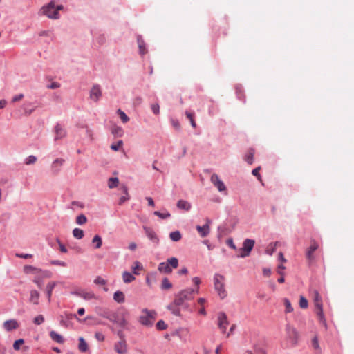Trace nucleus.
Wrapping results in <instances>:
<instances>
[{
    "instance_id": "f257e3e1",
    "label": "nucleus",
    "mask_w": 354,
    "mask_h": 354,
    "mask_svg": "<svg viewBox=\"0 0 354 354\" xmlns=\"http://www.w3.org/2000/svg\"><path fill=\"white\" fill-rule=\"evenodd\" d=\"M129 315V313L125 308L120 307L116 311L111 312L110 322L117 324L120 327L125 328L127 325V317Z\"/></svg>"
},
{
    "instance_id": "f03ea898",
    "label": "nucleus",
    "mask_w": 354,
    "mask_h": 354,
    "mask_svg": "<svg viewBox=\"0 0 354 354\" xmlns=\"http://www.w3.org/2000/svg\"><path fill=\"white\" fill-rule=\"evenodd\" d=\"M64 9L62 5L55 6L54 1H50L41 8V12L50 19H57L59 18V11Z\"/></svg>"
},
{
    "instance_id": "7ed1b4c3",
    "label": "nucleus",
    "mask_w": 354,
    "mask_h": 354,
    "mask_svg": "<svg viewBox=\"0 0 354 354\" xmlns=\"http://www.w3.org/2000/svg\"><path fill=\"white\" fill-rule=\"evenodd\" d=\"M198 293V288L195 289H185L180 291L176 295L174 304L176 306H181L185 301L191 300L194 298V294Z\"/></svg>"
},
{
    "instance_id": "20e7f679",
    "label": "nucleus",
    "mask_w": 354,
    "mask_h": 354,
    "mask_svg": "<svg viewBox=\"0 0 354 354\" xmlns=\"http://www.w3.org/2000/svg\"><path fill=\"white\" fill-rule=\"evenodd\" d=\"M225 277L222 274H215L214 276V286L216 291L221 299H224L227 296L225 289Z\"/></svg>"
},
{
    "instance_id": "39448f33",
    "label": "nucleus",
    "mask_w": 354,
    "mask_h": 354,
    "mask_svg": "<svg viewBox=\"0 0 354 354\" xmlns=\"http://www.w3.org/2000/svg\"><path fill=\"white\" fill-rule=\"evenodd\" d=\"M141 316L139 317L140 323L145 326H151L156 317V313L153 310L143 309Z\"/></svg>"
},
{
    "instance_id": "423d86ee",
    "label": "nucleus",
    "mask_w": 354,
    "mask_h": 354,
    "mask_svg": "<svg viewBox=\"0 0 354 354\" xmlns=\"http://www.w3.org/2000/svg\"><path fill=\"white\" fill-rule=\"evenodd\" d=\"M286 339L292 346H296L298 342L299 335L297 330L289 324L286 327Z\"/></svg>"
},
{
    "instance_id": "0eeeda50",
    "label": "nucleus",
    "mask_w": 354,
    "mask_h": 354,
    "mask_svg": "<svg viewBox=\"0 0 354 354\" xmlns=\"http://www.w3.org/2000/svg\"><path fill=\"white\" fill-rule=\"evenodd\" d=\"M254 241L252 239H247L243 241V247L240 249V254L238 257L244 258L248 257L254 248Z\"/></svg>"
},
{
    "instance_id": "6e6552de",
    "label": "nucleus",
    "mask_w": 354,
    "mask_h": 354,
    "mask_svg": "<svg viewBox=\"0 0 354 354\" xmlns=\"http://www.w3.org/2000/svg\"><path fill=\"white\" fill-rule=\"evenodd\" d=\"M313 301L315 306V312L321 320L324 319L322 300L317 290L314 291Z\"/></svg>"
},
{
    "instance_id": "1a4fd4ad",
    "label": "nucleus",
    "mask_w": 354,
    "mask_h": 354,
    "mask_svg": "<svg viewBox=\"0 0 354 354\" xmlns=\"http://www.w3.org/2000/svg\"><path fill=\"white\" fill-rule=\"evenodd\" d=\"M218 319V326L221 330V333L225 334L226 333L227 327L229 325V321L227 319V315L223 312H220L217 315Z\"/></svg>"
},
{
    "instance_id": "9d476101",
    "label": "nucleus",
    "mask_w": 354,
    "mask_h": 354,
    "mask_svg": "<svg viewBox=\"0 0 354 354\" xmlns=\"http://www.w3.org/2000/svg\"><path fill=\"white\" fill-rule=\"evenodd\" d=\"M211 183L217 188L218 191L224 194H227V188L224 183L220 179L219 176L216 174H213L210 178Z\"/></svg>"
},
{
    "instance_id": "9b49d317",
    "label": "nucleus",
    "mask_w": 354,
    "mask_h": 354,
    "mask_svg": "<svg viewBox=\"0 0 354 354\" xmlns=\"http://www.w3.org/2000/svg\"><path fill=\"white\" fill-rule=\"evenodd\" d=\"M114 351L118 354H127L128 352V346L126 340H119L114 344Z\"/></svg>"
},
{
    "instance_id": "f8f14e48",
    "label": "nucleus",
    "mask_w": 354,
    "mask_h": 354,
    "mask_svg": "<svg viewBox=\"0 0 354 354\" xmlns=\"http://www.w3.org/2000/svg\"><path fill=\"white\" fill-rule=\"evenodd\" d=\"M102 97V90L99 84H94L90 91V98L93 102H97Z\"/></svg>"
},
{
    "instance_id": "ddd939ff",
    "label": "nucleus",
    "mask_w": 354,
    "mask_h": 354,
    "mask_svg": "<svg viewBox=\"0 0 354 354\" xmlns=\"http://www.w3.org/2000/svg\"><path fill=\"white\" fill-rule=\"evenodd\" d=\"M211 223H212V221L209 218H207L205 225H204L203 226L197 225L196 227L197 232L199 233V234L201 237H203V238L205 237L209 234V232H210L209 225Z\"/></svg>"
},
{
    "instance_id": "4468645a",
    "label": "nucleus",
    "mask_w": 354,
    "mask_h": 354,
    "mask_svg": "<svg viewBox=\"0 0 354 354\" xmlns=\"http://www.w3.org/2000/svg\"><path fill=\"white\" fill-rule=\"evenodd\" d=\"M318 247H319V245L315 241L313 240L310 241V245L307 249V251L306 253V259L310 262H311L314 260L315 257H314L313 254H314L315 251H316L317 250Z\"/></svg>"
},
{
    "instance_id": "2eb2a0df",
    "label": "nucleus",
    "mask_w": 354,
    "mask_h": 354,
    "mask_svg": "<svg viewBox=\"0 0 354 354\" xmlns=\"http://www.w3.org/2000/svg\"><path fill=\"white\" fill-rule=\"evenodd\" d=\"M65 160L63 158H56L51 164L50 169L53 174H57Z\"/></svg>"
},
{
    "instance_id": "dca6fc26",
    "label": "nucleus",
    "mask_w": 354,
    "mask_h": 354,
    "mask_svg": "<svg viewBox=\"0 0 354 354\" xmlns=\"http://www.w3.org/2000/svg\"><path fill=\"white\" fill-rule=\"evenodd\" d=\"M19 327L18 322L15 319L6 320L3 323V328L6 331H11Z\"/></svg>"
},
{
    "instance_id": "f3484780",
    "label": "nucleus",
    "mask_w": 354,
    "mask_h": 354,
    "mask_svg": "<svg viewBox=\"0 0 354 354\" xmlns=\"http://www.w3.org/2000/svg\"><path fill=\"white\" fill-rule=\"evenodd\" d=\"M137 42L139 48V53L143 56L147 53V48L146 47L145 42L141 35H138Z\"/></svg>"
},
{
    "instance_id": "a211bd4d",
    "label": "nucleus",
    "mask_w": 354,
    "mask_h": 354,
    "mask_svg": "<svg viewBox=\"0 0 354 354\" xmlns=\"http://www.w3.org/2000/svg\"><path fill=\"white\" fill-rule=\"evenodd\" d=\"M55 140L62 139L66 136V130L59 124H57L55 127Z\"/></svg>"
},
{
    "instance_id": "6ab92c4d",
    "label": "nucleus",
    "mask_w": 354,
    "mask_h": 354,
    "mask_svg": "<svg viewBox=\"0 0 354 354\" xmlns=\"http://www.w3.org/2000/svg\"><path fill=\"white\" fill-rule=\"evenodd\" d=\"M74 294L76 295L86 299V300H90L92 299L95 298V295L93 292H87L84 290H81L78 292H75Z\"/></svg>"
},
{
    "instance_id": "aec40b11",
    "label": "nucleus",
    "mask_w": 354,
    "mask_h": 354,
    "mask_svg": "<svg viewBox=\"0 0 354 354\" xmlns=\"http://www.w3.org/2000/svg\"><path fill=\"white\" fill-rule=\"evenodd\" d=\"M144 230L145 231L146 235L151 241L155 243L158 242V238L153 230L147 227H144Z\"/></svg>"
},
{
    "instance_id": "412c9836",
    "label": "nucleus",
    "mask_w": 354,
    "mask_h": 354,
    "mask_svg": "<svg viewBox=\"0 0 354 354\" xmlns=\"http://www.w3.org/2000/svg\"><path fill=\"white\" fill-rule=\"evenodd\" d=\"M176 206L178 208L185 211H189L192 207L191 203L185 200H179L177 202Z\"/></svg>"
},
{
    "instance_id": "4be33fe9",
    "label": "nucleus",
    "mask_w": 354,
    "mask_h": 354,
    "mask_svg": "<svg viewBox=\"0 0 354 354\" xmlns=\"http://www.w3.org/2000/svg\"><path fill=\"white\" fill-rule=\"evenodd\" d=\"M158 269L160 272L165 274H169L172 272V269L169 267V264L167 262H162L159 263Z\"/></svg>"
},
{
    "instance_id": "5701e85b",
    "label": "nucleus",
    "mask_w": 354,
    "mask_h": 354,
    "mask_svg": "<svg viewBox=\"0 0 354 354\" xmlns=\"http://www.w3.org/2000/svg\"><path fill=\"white\" fill-rule=\"evenodd\" d=\"M49 335L51 339L57 343L63 344L64 342V337L54 330L50 331Z\"/></svg>"
},
{
    "instance_id": "b1692460",
    "label": "nucleus",
    "mask_w": 354,
    "mask_h": 354,
    "mask_svg": "<svg viewBox=\"0 0 354 354\" xmlns=\"http://www.w3.org/2000/svg\"><path fill=\"white\" fill-rule=\"evenodd\" d=\"M254 153V149L250 148L248 150L244 156L245 161L249 165H252L253 163Z\"/></svg>"
},
{
    "instance_id": "393cba45",
    "label": "nucleus",
    "mask_w": 354,
    "mask_h": 354,
    "mask_svg": "<svg viewBox=\"0 0 354 354\" xmlns=\"http://www.w3.org/2000/svg\"><path fill=\"white\" fill-rule=\"evenodd\" d=\"M113 299L116 302H118L119 304H122V303L124 302V300H125L124 294L120 290H117L113 294Z\"/></svg>"
},
{
    "instance_id": "a878e982",
    "label": "nucleus",
    "mask_w": 354,
    "mask_h": 354,
    "mask_svg": "<svg viewBox=\"0 0 354 354\" xmlns=\"http://www.w3.org/2000/svg\"><path fill=\"white\" fill-rule=\"evenodd\" d=\"M39 293L38 291L35 290H32L30 291V296L29 301L30 302L34 304H39Z\"/></svg>"
},
{
    "instance_id": "bb28decb",
    "label": "nucleus",
    "mask_w": 354,
    "mask_h": 354,
    "mask_svg": "<svg viewBox=\"0 0 354 354\" xmlns=\"http://www.w3.org/2000/svg\"><path fill=\"white\" fill-rule=\"evenodd\" d=\"M79 340V344H78V349L81 351V352H86L88 350V346L87 344V343L86 342L85 339L80 337H79L78 339Z\"/></svg>"
},
{
    "instance_id": "cd10ccee",
    "label": "nucleus",
    "mask_w": 354,
    "mask_h": 354,
    "mask_svg": "<svg viewBox=\"0 0 354 354\" xmlns=\"http://www.w3.org/2000/svg\"><path fill=\"white\" fill-rule=\"evenodd\" d=\"M55 286H56V283L55 281L49 282L46 286V295H47V297H48V299L49 301H50L52 292H53V290L55 288Z\"/></svg>"
},
{
    "instance_id": "c85d7f7f",
    "label": "nucleus",
    "mask_w": 354,
    "mask_h": 354,
    "mask_svg": "<svg viewBox=\"0 0 354 354\" xmlns=\"http://www.w3.org/2000/svg\"><path fill=\"white\" fill-rule=\"evenodd\" d=\"M135 277L130 272L124 271L122 273V280L125 283H129L135 280Z\"/></svg>"
},
{
    "instance_id": "c756f323",
    "label": "nucleus",
    "mask_w": 354,
    "mask_h": 354,
    "mask_svg": "<svg viewBox=\"0 0 354 354\" xmlns=\"http://www.w3.org/2000/svg\"><path fill=\"white\" fill-rule=\"evenodd\" d=\"M36 109V106H33L32 102H26L24 104V110L25 114L30 115Z\"/></svg>"
},
{
    "instance_id": "7c9ffc66",
    "label": "nucleus",
    "mask_w": 354,
    "mask_h": 354,
    "mask_svg": "<svg viewBox=\"0 0 354 354\" xmlns=\"http://www.w3.org/2000/svg\"><path fill=\"white\" fill-rule=\"evenodd\" d=\"M73 236L77 239H82L84 236V231L80 228H74L72 232Z\"/></svg>"
},
{
    "instance_id": "2f4dec72",
    "label": "nucleus",
    "mask_w": 354,
    "mask_h": 354,
    "mask_svg": "<svg viewBox=\"0 0 354 354\" xmlns=\"http://www.w3.org/2000/svg\"><path fill=\"white\" fill-rule=\"evenodd\" d=\"M143 266L139 261H136L133 263V265L131 267L132 272L134 274L138 275L140 273L138 270H142Z\"/></svg>"
},
{
    "instance_id": "473e14b6",
    "label": "nucleus",
    "mask_w": 354,
    "mask_h": 354,
    "mask_svg": "<svg viewBox=\"0 0 354 354\" xmlns=\"http://www.w3.org/2000/svg\"><path fill=\"white\" fill-rule=\"evenodd\" d=\"M123 192L124 196L120 197L119 200V205L123 204L124 202L127 201L129 199V194H128V188L126 186H123L122 187Z\"/></svg>"
},
{
    "instance_id": "72a5a7b5",
    "label": "nucleus",
    "mask_w": 354,
    "mask_h": 354,
    "mask_svg": "<svg viewBox=\"0 0 354 354\" xmlns=\"http://www.w3.org/2000/svg\"><path fill=\"white\" fill-rule=\"evenodd\" d=\"M169 238L175 242L180 241L182 238L181 234L179 231L176 230L169 234Z\"/></svg>"
},
{
    "instance_id": "f704fd0d",
    "label": "nucleus",
    "mask_w": 354,
    "mask_h": 354,
    "mask_svg": "<svg viewBox=\"0 0 354 354\" xmlns=\"http://www.w3.org/2000/svg\"><path fill=\"white\" fill-rule=\"evenodd\" d=\"M118 183H119L118 178L116 177H115V178L112 177V178H110L108 180V187L110 189H113V188L116 187L118 185Z\"/></svg>"
},
{
    "instance_id": "c9c22d12",
    "label": "nucleus",
    "mask_w": 354,
    "mask_h": 354,
    "mask_svg": "<svg viewBox=\"0 0 354 354\" xmlns=\"http://www.w3.org/2000/svg\"><path fill=\"white\" fill-rule=\"evenodd\" d=\"M75 222L77 225H82L87 222V218L84 214H81L76 217Z\"/></svg>"
},
{
    "instance_id": "e433bc0d",
    "label": "nucleus",
    "mask_w": 354,
    "mask_h": 354,
    "mask_svg": "<svg viewBox=\"0 0 354 354\" xmlns=\"http://www.w3.org/2000/svg\"><path fill=\"white\" fill-rule=\"evenodd\" d=\"M166 262L169 264V267L171 269L176 268L178 266V260L176 257L169 258Z\"/></svg>"
},
{
    "instance_id": "4c0bfd02",
    "label": "nucleus",
    "mask_w": 354,
    "mask_h": 354,
    "mask_svg": "<svg viewBox=\"0 0 354 354\" xmlns=\"http://www.w3.org/2000/svg\"><path fill=\"white\" fill-rule=\"evenodd\" d=\"M154 215L158 216L161 219H167L170 218L171 214L169 212L165 211V212H160L158 211H155L153 212Z\"/></svg>"
},
{
    "instance_id": "58836bf2",
    "label": "nucleus",
    "mask_w": 354,
    "mask_h": 354,
    "mask_svg": "<svg viewBox=\"0 0 354 354\" xmlns=\"http://www.w3.org/2000/svg\"><path fill=\"white\" fill-rule=\"evenodd\" d=\"M92 242L95 243V248L98 249L101 248L102 245V238L99 235H95L93 238Z\"/></svg>"
},
{
    "instance_id": "ea45409f",
    "label": "nucleus",
    "mask_w": 354,
    "mask_h": 354,
    "mask_svg": "<svg viewBox=\"0 0 354 354\" xmlns=\"http://www.w3.org/2000/svg\"><path fill=\"white\" fill-rule=\"evenodd\" d=\"M172 287L171 283L169 281V279L167 277H165L162 279V284H161V288L162 290H168Z\"/></svg>"
},
{
    "instance_id": "a19ab883",
    "label": "nucleus",
    "mask_w": 354,
    "mask_h": 354,
    "mask_svg": "<svg viewBox=\"0 0 354 354\" xmlns=\"http://www.w3.org/2000/svg\"><path fill=\"white\" fill-rule=\"evenodd\" d=\"M283 303H284V305H285V307H286V310H285V312L286 313H291L293 311V308L291 305V303L290 301V300L287 298H285L283 299Z\"/></svg>"
},
{
    "instance_id": "79ce46f5",
    "label": "nucleus",
    "mask_w": 354,
    "mask_h": 354,
    "mask_svg": "<svg viewBox=\"0 0 354 354\" xmlns=\"http://www.w3.org/2000/svg\"><path fill=\"white\" fill-rule=\"evenodd\" d=\"M117 113L120 115V118L123 123H127L128 121H129V118L127 115V114L122 111L121 109H118L117 111Z\"/></svg>"
},
{
    "instance_id": "37998d69",
    "label": "nucleus",
    "mask_w": 354,
    "mask_h": 354,
    "mask_svg": "<svg viewBox=\"0 0 354 354\" xmlns=\"http://www.w3.org/2000/svg\"><path fill=\"white\" fill-rule=\"evenodd\" d=\"M36 161H37V157L35 156L30 155L25 159L24 163L26 165H28L34 164Z\"/></svg>"
},
{
    "instance_id": "c03bdc74",
    "label": "nucleus",
    "mask_w": 354,
    "mask_h": 354,
    "mask_svg": "<svg viewBox=\"0 0 354 354\" xmlns=\"http://www.w3.org/2000/svg\"><path fill=\"white\" fill-rule=\"evenodd\" d=\"M156 328L158 330H165L167 328V325L163 320H159L156 324Z\"/></svg>"
},
{
    "instance_id": "a18cd8bd",
    "label": "nucleus",
    "mask_w": 354,
    "mask_h": 354,
    "mask_svg": "<svg viewBox=\"0 0 354 354\" xmlns=\"http://www.w3.org/2000/svg\"><path fill=\"white\" fill-rule=\"evenodd\" d=\"M308 300L303 296L300 297L299 306L301 308H306L308 307Z\"/></svg>"
},
{
    "instance_id": "49530a36",
    "label": "nucleus",
    "mask_w": 354,
    "mask_h": 354,
    "mask_svg": "<svg viewBox=\"0 0 354 354\" xmlns=\"http://www.w3.org/2000/svg\"><path fill=\"white\" fill-rule=\"evenodd\" d=\"M123 142L122 140H119L118 142L115 144H112L111 145V149L113 151H118L119 149L122 146Z\"/></svg>"
},
{
    "instance_id": "de8ad7c7",
    "label": "nucleus",
    "mask_w": 354,
    "mask_h": 354,
    "mask_svg": "<svg viewBox=\"0 0 354 354\" xmlns=\"http://www.w3.org/2000/svg\"><path fill=\"white\" fill-rule=\"evenodd\" d=\"M24 342V341L23 339L16 340L13 344V348L16 351L19 350L21 345L23 344Z\"/></svg>"
},
{
    "instance_id": "09e8293b",
    "label": "nucleus",
    "mask_w": 354,
    "mask_h": 354,
    "mask_svg": "<svg viewBox=\"0 0 354 354\" xmlns=\"http://www.w3.org/2000/svg\"><path fill=\"white\" fill-rule=\"evenodd\" d=\"M94 283L97 285L104 286L106 284V281L101 277H97L94 280Z\"/></svg>"
},
{
    "instance_id": "8fccbe9b",
    "label": "nucleus",
    "mask_w": 354,
    "mask_h": 354,
    "mask_svg": "<svg viewBox=\"0 0 354 354\" xmlns=\"http://www.w3.org/2000/svg\"><path fill=\"white\" fill-rule=\"evenodd\" d=\"M151 109L152 112L155 115H158L159 114V113H160V106H159L158 104H157V103L152 104L151 105Z\"/></svg>"
},
{
    "instance_id": "3c124183",
    "label": "nucleus",
    "mask_w": 354,
    "mask_h": 354,
    "mask_svg": "<svg viewBox=\"0 0 354 354\" xmlns=\"http://www.w3.org/2000/svg\"><path fill=\"white\" fill-rule=\"evenodd\" d=\"M261 167H258L255 169H254L252 171V175H254V176H256L257 178V179L261 182V176L259 174V170H260Z\"/></svg>"
},
{
    "instance_id": "603ef678",
    "label": "nucleus",
    "mask_w": 354,
    "mask_h": 354,
    "mask_svg": "<svg viewBox=\"0 0 354 354\" xmlns=\"http://www.w3.org/2000/svg\"><path fill=\"white\" fill-rule=\"evenodd\" d=\"M44 322V317L43 315H39L34 319V323L37 325H40Z\"/></svg>"
},
{
    "instance_id": "864d4df0",
    "label": "nucleus",
    "mask_w": 354,
    "mask_h": 354,
    "mask_svg": "<svg viewBox=\"0 0 354 354\" xmlns=\"http://www.w3.org/2000/svg\"><path fill=\"white\" fill-rule=\"evenodd\" d=\"M168 308L171 310L172 313L176 316H179L180 315V309L179 308H174V306L171 304V305H169L168 306Z\"/></svg>"
},
{
    "instance_id": "5fc2aeb1",
    "label": "nucleus",
    "mask_w": 354,
    "mask_h": 354,
    "mask_svg": "<svg viewBox=\"0 0 354 354\" xmlns=\"http://www.w3.org/2000/svg\"><path fill=\"white\" fill-rule=\"evenodd\" d=\"M95 337L99 342H103L105 339L104 335L100 332H96L95 334Z\"/></svg>"
},
{
    "instance_id": "6e6d98bb",
    "label": "nucleus",
    "mask_w": 354,
    "mask_h": 354,
    "mask_svg": "<svg viewBox=\"0 0 354 354\" xmlns=\"http://www.w3.org/2000/svg\"><path fill=\"white\" fill-rule=\"evenodd\" d=\"M312 346L315 350H319V345L318 339L317 337H315L312 340Z\"/></svg>"
},
{
    "instance_id": "4d7b16f0",
    "label": "nucleus",
    "mask_w": 354,
    "mask_h": 354,
    "mask_svg": "<svg viewBox=\"0 0 354 354\" xmlns=\"http://www.w3.org/2000/svg\"><path fill=\"white\" fill-rule=\"evenodd\" d=\"M60 87V84L57 82H53L51 84L47 85V88L49 89H56Z\"/></svg>"
},
{
    "instance_id": "13d9d810",
    "label": "nucleus",
    "mask_w": 354,
    "mask_h": 354,
    "mask_svg": "<svg viewBox=\"0 0 354 354\" xmlns=\"http://www.w3.org/2000/svg\"><path fill=\"white\" fill-rule=\"evenodd\" d=\"M57 242L59 244V250L62 252L66 253L68 252L66 248L64 246L63 243H61L59 239H57Z\"/></svg>"
},
{
    "instance_id": "bf43d9fd",
    "label": "nucleus",
    "mask_w": 354,
    "mask_h": 354,
    "mask_svg": "<svg viewBox=\"0 0 354 354\" xmlns=\"http://www.w3.org/2000/svg\"><path fill=\"white\" fill-rule=\"evenodd\" d=\"M15 256L17 257L21 258V259H28V258H31L32 257V255L30 254H19V253H16Z\"/></svg>"
},
{
    "instance_id": "052dcab7",
    "label": "nucleus",
    "mask_w": 354,
    "mask_h": 354,
    "mask_svg": "<svg viewBox=\"0 0 354 354\" xmlns=\"http://www.w3.org/2000/svg\"><path fill=\"white\" fill-rule=\"evenodd\" d=\"M111 312L112 311L106 310L104 311L103 313L100 314V315L110 321Z\"/></svg>"
},
{
    "instance_id": "680f3d73",
    "label": "nucleus",
    "mask_w": 354,
    "mask_h": 354,
    "mask_svg": "<svg viewBox=\"0 0 354 354\" xmlns=\"http://www.w3.org/2000/svg\"><path fill=\"white\" fill-rule=\"evenodd\" d=\"M35 270V268H34L33 266H25L24 268V272L26 273H30V272L33 271Z\"/></svg>"
},
{
    "instance_id": "e2e57ef3",
    "label": "nucleus",
    "mask_w": 354,
    "mask_h": 354,
    "mask_svg": "<svg viewBox=\"0 0 354 354\" xmlns=\"http://www.w3.org/2000/svg\"><path fill=\"white\" fill-rule=\"evenodd\" d=\"M23 97H24V94H22V93L15 95L12 97V102H18V101L21 100V99H23Z\"/></svg>"
},
{
    "instance_id": "0e129e2a",
    "label": "nucleus",
    "mask_w": 354,
    "mask_h": 354,
    "mask_svg": "<svg viewBox=\"0 0 354 354\" xmlns=\"http://www.w3.org/2000/svg\"><path fill=\"white\" fill-rule=\"evenodd\" d=\"M286 268L283 265H279L277 267V273L280 275H284L283 270Z\"/></svg>"
},
{
    "instance_id": "69168bd1",
    "label": "nucleus",
    "mask_w": 354,
    "mask_h": 354,
    "mask_svg": "<svg viewBox=\"0 0 354 354\" xmlns=\"http://www.w3.org/2000/svg\"><path fill=\"white\" fill-rule=\"evenodd\" d=\"M52 264L63 267L66 266V265L65 262L59 260L52 261Z\"/></svg>"
},
{
    "instance_id": "338daca9",
    "label": "nucleus",
    "mask_w": 354,
    "mask_h": 354,
    "mask_svg": "<svg viewBox=\"0 0 354 354\" xmlns=\"http://www.w3.org/2000/svg\"><path fill=\"white\" fill-rule=\"evenodd\" d=\"M33 281L37 285V286L40 288L43 286V283L41 279L39 278H35Z\"/></svg>"
},
{
    "instance_id": "774afa93",
    "label": "nucleus",
    "mask_w": 354,
    "mask_h": 354,
    "mask_svg": "<svg viewBox=\"0 0 354 354\" xmlns=\"http://www.w3.org/2000/svg\"><path fill=\"white\" fill-rule=\"evenodd\" d=\"M192 282L196 286V288H198L199 284L201 283V279L198 277H194L192 278Z\"/></svg>"
}]
</instances>
